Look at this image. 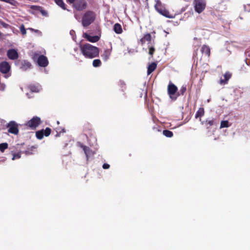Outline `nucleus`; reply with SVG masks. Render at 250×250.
<instances>
[{
  "instance_id": "c756f323",
  "label": "nucleus",
  "mask_w": 250,
  "mask_h": 250,
  "mask_svg": "<svg viewBox=\"0 0 250 250\" xmlns=\"http://www.w3.org/2000/svg\"><path fill=\"white\" fill-rule=\"evenodd\" d=\"M28 29L30 30L31 31H32V32H34L35 33H36L39 34L40 35H42V32L40 31H39V30L34 29L32 28H28Z\"/></svg>"
},
{
  "instance_id": "58836bf2",
  "label": "nucleus",
  "mask_w": 250,
  "mask_h": 250,
  "mask_svg": "<svg viewBox=\"0 0 250 250\" xmlns=\"http://www.w3.org/2000/svg\"><path fill=\"white\" fill-rule=\"evenodd\" d=\"M67 1L70 3H73L75 1V0H67Z\"/></svg>"
},
{
  "instance_id": "f704fd0d",
  "label": "nucleus",
  "mask_w": 250,
  "mask_h": 250,
  "mask_svg": "<svg viewBox=\"0 0 250 250\" xmlns=\"http://www.w3.org/2000/svg\"><path fill=\"white\" fill-rule=\"evenodd\" d=\"M0 24H1L2 26L4 27H7L8 26V24L3 22L2 21L0 20Z\"/></svg>"
},
{
  "instance_id": "b1692460",
  "label": "nucleus",
  "mask_w": 250,
  "mask_h": 250,
  "mask_svg": "<svg viewBox=\"0 0 250 250\" xmlns=\"http://www.w3.org/2000/svg\"><path fill=\"white\" fill-rule=\"evenodd\" d=\"M163 134L164 135L167 137H171L173 136V133L169 130H165L163 132Z\"/></svg>"
},
{
  "instance_id": "4c0bfd02",
  "label": "nucleus",
  "mask_w": 250,
  "mask_h": 250,
  "mask_svg": "<svg viewBox=\"0 0 250 250\" xmlns=\"http://www.w3.org/2000/svg\"><path fill=\"white\" fill-rule=\"evenodd\" d=\"M25 153L26 155H30L32 154V152H30L29 150H26Z\"/></svg>"
},
{
  "instance_id": "bb28decb",
  "label": "nucleus",
  "mask_w": 250,
  "mask_h": 250,
  "mask_svg": "<svg viewBox=\"0 0 250 250\" xmlns=\"http://www.w3.org/2000/svg\"><path fill=\"white\" fill-rule=\"evenodd\" d=\"M229 126L228 121H222L220 125V128L228 127Z\"/></svg>"
},
{
  "instance_id": "2f4dec72",
  "label": "nucleus",
  "mask_w": 250,
  "mask_h": 250,
  "mask_svg": "<svg viewBox=\"0 0 250 250\" xmlns=\"http://www.w3.org/2000/svg\"><path fill=\"white\" fill-rule=\"evenodd\" d=\"M21 158V154L20 153L14 154H13V157L12 158V160H14L16 159H19Z\"/></svg>"
},
{
  "instance_id": "cd10ccee",
  "label": "nucleus",
  "mask_w": 250,
  "mask_h": 250,
  "mask_svg": "<svg viewBox=\"0 0 250 250\" xmlns=\"http://www.w3.org/2000/svg\"><path fill=\"white\" fill-rule=\"evenodd\" d=\"M7 147L8 144L7 143H2L0 144V150L1 152H3Z\"/></svg>"
},
{
  "instance_id": "dca6fc26",
  "label": "nucleus",
  "mask_w": 250,
  "mask_h": 250,
  "mask_svg": "<svg viewBox=\"0 0 250 250\" xmlns=\"http://www.w3.org/2000/svg\"><path fill=\"white\" fill-rule=\"evenodd\" d=\"M230 77H231V74L229 72H226L224 75L225 80H224L223 79H221L220 82V83L221 84L226 83H227V82L230 78Z\"/></svg>"
},
{
  "instance_id": "ea45409f",
  "label": "nucleus",
  "mask_w": 250,
  "mask_h": 250,
  "mask_svg": "<svg viewBox=\"0 0 250 250\" xmlns=\"http://www.w3.org/2000/svg\"><path fill=\"white\" fill-rule=\"evenodd\" d=\"M74 31H73V30H71V31H70V34L72 36H73V34H74Z\"/></svg>"
},
{
  "instance_id": "9b49d317",
  "label": "nucleus",
  "mask_w": 250,
  "mask_h": 250,
  "mask_svg": "<svg viewBox=\"0 0 250 250\" xmlns=\"http://www.w3.org/2000/svg\"><path fill=\"white\" fill-rule=\"evenodd\" d=\"M11 68L9 63L7 62H3L0 63V71L2 73H8Z\"/></svg>"
},
{
  "instance_id": "72a5a7b5",
  "label": "nucleus",
  "mask_w": 250,
  "mask_h": 250,
  "mask_svg": "<svg viewBox=\"0 0 250 250\" xmlns=\"http://www.w3.org/2000/svg\"><path fill=\"white\" fill-rule=\"evenodd\" d=\"M5 85L4 84L0 83V90L3 91L5 89Z\"/></svg>"
},
{
  "instance_id": "6e6552de",
  "label": "nucleus",
  "mask_w": 250,
  "mask_h": 250,
  "mask_svg": "<svg viewBox=\"0 0 250 250\" xmlns=\"http://www.w3.org/2000/svg\"><path fill=\"white\" fill-rule=\"evenodd\" d=\"M40 119L38 117H34L30 120L27 123V125L32 129L36 128L40 124Z\"/></svg>"
},
{
  "instance_id": "a878e982",
  "label": "nucleus",
  "mask_w": 250,
  "mask_h": 250,
  "mask_svg": "<svg viewBox=\"0 0 250 250\" xmlns=\"http://www.w3.org/2000/svg\"><path fill=\"white\" fill-rule=\"evenodd\" d=\"M92 64L94 67H98L101 65V62L100 60L96 59L93 61Z\"/></svg>"
},
{
  "instance_id": "c9c22d12",
  "label": "nucleus",
  "mask_w": 250,
  "mask_h": 250,
  "mask_svg": "<svg viewBox=\"0 0 250 250\" xmlns=\"http://www.w3.org/2000/svg\"><path fill=\"white\" fill-rule=\"evenodd\" d=\"M206 122L209 125H213V120H207L206 121Z\"/></svg>"
},
{
  "instance_id": "423d86ee",
  "label": "nucleus",
  "mask_w": 250,
  "mask_h": 250,
  "mask_svg": "<svg viewBox=\"0 0 250 250\" xmlns=\"http://www.w3.org/2000/svg\"><path fill=\"white\" fill-rule=\"evenodd\" d=\"M7 127H8V132L14 134H17L19 132V130L18 129V125L14 121L10 122L8 125Z\"/></svg>"
},
{
  "instance_id": "9d476101",
  "label": "nucleus",
  "mask_w": 250,
  "mask_h": 250,
  "mask_svg": "<svg viewBox=\"0 0 250 250\" xmlns=\"http://www.w3.org/2000/svg\"><path fill=\"white\" fill-rule=\"evenodd\" d=\"M7 55L10 60H16L18 58L19 54L18 51L15 49H11L8 50Z\"/></svg>"
},
{
  "instance_id": "a19ab883",
  "label": "nucleus",
  "mask_w": 250,
  "mask_h": 250,
  "mask_svg": "<svg viewBox=\"0 0 250 250\" xmlns=\"http://www.w3.org/2000/svg\"><path fill=\"white\" fill-rule=\"evenodd\" d=\"M35 148H36L35 147L32 146V147H31V150H32L33 149H35Z\"/></svg>"
},
{
  "instance_id": "7ed1b4c3",
  "label": "nucleus",
  "mask_w": 250,
  "mask_h": 250,
  "mask_svg": "<svg viewBox=\"0 0 250 250\" xmlns=\"http://www.w3.org/2000/svg\"><path fill=\"white\" fill-rule=\"evenodd\" d=\"M95 19V14L91 11L86 12L83 17L82 24L84 27H87L92 23Z\"/></svg>"
},
{
  "instance_id": "6ab92c4d",
  "label": "nucleus",
  "mask_w": 250,
  "mask_h": 250,
  "mask_svg": "<svg viewBox=\"0 0 250 250\" xmlns=\"http://www.w3.org/2000/svg\"><path fill=\"white\" fill-rule=\"evenodd\" d=\"M110 51L109 50H106L102 55V57L104 61H106L109 58Z\"/></svg>"
},
{
  "instance_id": "79ce46f5",
  "label": "nucleus",
  "mask_w": 250,
  "mask_h": 250,
  "mask_svg": "<svg viewBox=\"0 0 250 250\" xmlns=\"http://www.w3.org/2000/svg\"><path fill=\"white\" fill-rule=\"evenodd\" d=\"M0 1H4V2H7V0H0Z\"/></svg>"
},
{
  "instance_id": "4be33fe9",
  "label": "nucleus",
  "mask_w": 250,
  "mask_h": 250,
  "mask_svg": "<svg viewBox=\"0 0 250 250\" xmlns=\"http://www.w3.org/2000/svg\"><path fill=\"white\" fill-rule=\"evenodd\" d=\"M56 3L61 7L63 9H65V4L63 1V0H54Z\"/></svg>"
},
{
  "instance_id": "f3484780",
  "label": "nucleus",
  "mask_w": 250,
  "mask_h": 250,
  "mask_svg": "<svg viewBox=\"0 0 250 250\" xmlns=\"http://www.w3.org/2000/svg\"><path fill=\"white\" fill-rule=\"evenodd\" d=\"M114 30L117 34H120L122 32V28L120 24L116 23L114 26Z\"/></svg>"
},
{
  "instance_id": "c85d7f7f",
  "label": "nucleus",
  "mask_w": 250,
  "mask_h": 250,
  "mask_svg": "<svg viewBox=\"0 0 250 250\" xmlns=\"http://www.w3.org/2000/svg\"><path fill=\"white\" fill-rule=\"evenodd\" d=\"M20 31L21 33V34L23 35H25L26 34V29L23 24H22L20 27Z\"/></svg>"
},
{
  "instance_id": "1a4fd4ad",
  "label": "nucleus",
  "mask_w": 250,
  "mask_h": 250,
  "mask_svg": "<svg viewBox=\"0 0 250 250\" xmlns=\"http://www.w3.org/2000/svg\"><path fill=\"white\" fill-rule=\"evenodd\" d=\"M74 6L77 10L81 11L86 8V3L85 0H77Z\"/></svg>"
},
{
  "instance_id": "aec40b11",
  "label": "nucleus",
  "mask_w": 250,
  "mask_h": 250,
  "mask_svg": "<svg viewBox=\"0 0 250 250\" xmlns=\"http://www.w3.org/2000/svg\"><path fill=\"white\" fill-rule=\"evenodd\" d=\"M41 89V86L39 85H32L30 86V90L32 92H38Z\"/></svg>"
},
{
  "instance_id": "ddd939ff",
  "label": "nucleus",
  "mask_w": 250,
  "mask_h": 250,
  "mask_svg": "<svg viewBox=\"0 0 250 250\" xmlns=\"http://www.w3.org/2000/svg\"><path fill=\"white\" fill-rule=\"evenodd\" d=\"M83 37L86 38L87 41H88L90 42H98L99 39L100 37L98 36H90L89 34H88L86 33H84L83 35Z\"/></svg>"
},
{
  "instance_id": "393cba45",
  "label": "nucleus",
  "mask_w": 250,
  "mask_h": 250,
  "mask_svg": "<svg viewBox=\"0 0 250 250\" xmlns=\"http://www.w3.org/2000/svg\"><path fill=\"white\" fill-rule=\"evenodd\" d=\"M30 66H31V64L29 62L24 61L22 63V66L21 67V68L23 70H26V69L30 68Z\"/></svg>"
},
{
  "instance_id": "e433bc0d",
  "label": "nucleus",
  "mask_w": 250,
  "mask_h": 250,
  "mask_svg": "<svg viewBox=\"0 0 250 250\" xmlns=\"http://www.w3.org/2000/svg\"><path fill=\"white\" fill-rule=\"evenodd\" d=\"M109 165L107 164H104L103 166V168L104 169H108L109 168Z\"/></svg>"
},
{
  "instance_id": "20e7f679",
  "label": "nucleus",
  "mask_w": 250,
  "mask_h": 250,
  "mask_svg": "<svg viewBox=\"0 0 250 250\" xmlns=\"http://www.w3.org/2000/svg\"><path fill=\"white\" fill-rule=\"evenodd\" d=\"M194 4L195 11L199 14L204 10L206 5L204 0H194Z\"/></svg>"
},
{
  "instance_id": "473e14b6",
  "label": "nucleus",
  "mask_w": 250,
  "mask_h": 250,
  "mask_svg": "<svg viewBox=\"0 0 250 250\" xmlns=\"http://www.w3.org/2000/svg\"><path fill=\"white\" fill-rule=\"evenodd\" d=\"M154 51L155 49L153 47H150L149 49V54L152 55L153 54Z\"/></svg>"
},
{
  "instance_id": "f8f14e48",
  "label": "nucleus",
  "mask_w": 250,
  "mask_h": 250,
  "mask_svg": "<svg viewBox=\"0 0 250 250\" xmlns=\"http://www.w3.org/2000/svg\"><path fill=\"white\" fill-rule=\"evenodd\" d=\"M38 64L42 67H45L48 65V62L47 58L43 55L40 56L38 59Z\"/></svg>"
},
{
  "instance_id": "a211bd4d",
  "label": "nucleus",
  "mask_w": 250,
  "mask_h": 250,
  "mask_svg": "<svg viewBox=\"0 0 250 250\" xmlns=\"http://www.w3.org/2000/svg\"><path fill=\"white\" fill-rule=\"evenodd\" d=\"M83 150L84 151V153L88 158V157L92 155L93 154V153L89 149V148L86 146H83Z\"/></svg>"
},
{
  "instance_id": "4468645a",
  "label": "nucleus",
  "mask_w": 250,
  "mask_h": 250,
  "mask_svg": "<svg viewBox=\"0 0 250 250\" xmlns=\"http://www.w3.org/2000/svg\"><path fill=\"white\" fill-rule=\"evenodd\" d=\"M201 51L202 53H204L208 57L210 55V48L206 45H203L201 48Z\"/></svg>"
},
{
  "instance_id": "5701e85b",
  "label": "nucleus",
  "mask_w": 250,
  "mask_h": 250,
  "mask_svg": "<svg viewBox=\"0 0 250 250\" xmlns=\"http://www.w3.org/2000/svg\"><path fill=\"white\" fill-rule=\"evenodd\" d=\"M151 39V36L149 34L145 35L144 37L141 39L142 42L145 41L150 42Z\"/></svg>"
},
{
  "instance_id": "0eeeda50",
  "label": "nucleus",
  "mask_w": 250,
  "mask_h": 250,
  "mask_svg": "<svg viewBox=\"0 0 250 250\" xmlns=\"http://www.w3.org/2000/svg\"><path fill=\"white\" fill-rule=\"evenodd\" d=\"M51 132L50 128L47 127L45 130L42 129L41 130L36 132V135L38 139L41 140L43 138V136H48L50 135Z\"/></svg>"
},
{
  "instance_id": "f03ea898",
  "label": "nucleus",
  "mask_w": 250,
  "mask_h": 250,
  "mask_svg": "<svg viewBox=\"0 0 250 250\" xmlns=\"http://www.w3.org/2000/svg\"><path fill=\"white\" fill-rule=\"evenodd\" d=\"M155 8L159 13L168 18H174V16L170 14L169 12L166 9L160 0H155Z\"/></svg>"
},
{
  "instance_id": "412c9836",
  "label": "nucleus",
  "mask_w": 250,
  "mask_h": 250,
  "mask_svg": "<svg viewBox=\"0 0 250 250\" xmlns=\"http://www.w3.org/2000/svg\"><path fill=\"white\" fill-rule=\"evenodd\" d=\"M204 114V109L203 108H200L195 114V118L202 117Z\"/></svg>"
},
{
  "instance_id": "f257e3e1",
  "label": "nucleus",
  "mask_w": 250,
  "mask_h": 250,
  "mask_svg": "<svg viewBox=\"0 0 250 250\" xmlns=\"http://www.w3.org/2000/svg\"><path fill=\"white\" fill-rule=\"evenodd\" d=\"M80 49L82 54L87 58H94L97 57L99 54V48L89 43L81 45Z\"/></svg>"
},
{
  "instance_id": "2eb2a0df",
  "label": "nucleus",
  "mask_w": 250,
  "mask_h": 250,
  "mask_svg": "<svg viewBox=\"0 0 250 250\" xmlns=\"http://www.w3.org/2000/svg\"><path fill=\"white\" fill-rule=\"evenodd\" d=\"M157 65L155 62L151 63L148 67L147 74L149 75L156 68Z\"/></svg>"
},
{
  "instance_id": "7c9ffc66",
  "label": "nucleus",
  "mask_w": 250,
  "mask_h": 250,
  "mask_svg": "<svg viewBox=\"0 0 250 250\" xmlns=\"http://www.w3.org/2000/svg\"><path fill=\"white\" fill-rule=\"evenodd\" d=\"M7 3H8L14 6L16 5L17 3V1L15 0H8Z\"/></svg>"
},
{
  "instance_id": "39448f33",
  "label": "nucleus",
  "mask_w": 250,
  "mask_h": 250,
  "mask_svg": "<svg viewBox=\"0 0 250 250\" xmlns=\"http://www.w3.org/2000/svg\"><path fill=\"white\" fill-rule=\"evenodd\" d=\"M177 87L172 83H170L167 87L168 94L170 99L176 100L178 95L176 94Z\"/></svg>"
}]
</instances>
